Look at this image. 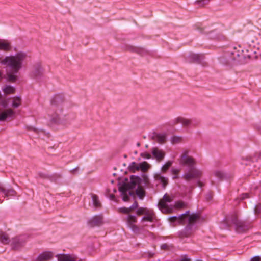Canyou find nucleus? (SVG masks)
Wrapping results in <instances>:
<instances>
[{
    "mask_svg": "<svg viewBox=\"0 0 261 261\" xmlns=\"http://www.w3.org/2000/svg\"><path fill=\"white\" fill-rule=\"evenodd\" d=\"M65 103V96L62 94L56 95L51 98V108L54 112L50 116V122L65 126L71 123L69 115L63 114Z\"/></svg>",
    "mask_w": 261,
    "mask_h": 261,
    "instance_id": "nucleus-1",
    "label": "nucleus"
},
{
    "mask_svg": "<svg viewBox=\"0 0 261 261\" xmlns=\"http://www.w3.org/2000/svg\"><path fill=\"white\" fill-rule=\"evenodd\" d=\"M125 180V182H124L119 187L124 201H127L128 200L129 196L128 193L129 195L133 194V192L129 191V190L134 188L137 185H139L141 187L142 185L147 186L149 184V180L146 176H143L142 178L132 176L129 181L127 179H126Z\"/></svg>",
    "mask_w": 261,
    "mask_h": 261,
    "instance_id": "nucleus-2",
    "label": "nucleus"
},
{
    "mask_svg": "<svg viewBox=\"0 0 261 261\" xmlns=\"http://www.w3.org/2000/svg\"><path fill=\"white\" fill-rule=\"evenodd\" d=\"M29 57L27 52L20 51L14 55L6 57L1 64L9 66L14 73H17L22 67L23 64Z\"/></svg>",
    "mask_w": 261,
    "mask_h": 261,
    "instance_id": "nucleus-3",
    "label": "nucleus"
},
{
    "mask_svg": "<svg viewBox=\"0 0 261 261\" xmlns=\"http://www.w3.org/2000/svg\"><path fill=\"white\" fill-rule=\"evenodd\" d=\"M29 57L27 52L20 51L14 55L6 57L1 64L9 66L14 73H17L22 67L23 64Z\"/></svg>",
    "mask_w": 261,
    "mask_h": 261,
    "instance_id": "nucleus-4",
    "label": "nucleus"
},
{
    "mask_svg": "<svg viewBox=\"0 0 261 261\" xmlns=\"http://www.w3.org/2000/svg\"><path fill=\"white\" fill-rule=\"evenodd\" d=\"M198 218V215L196 214L190 215L189 211H187L179 216L170 217L168 218V220L171 223H177L179 225H184L187 223L194 224Z\"/></svg>",
    "mask_w": 261,
    "mask_h": 261,
    "instance_id": "nucleus-5",
    "label": "nucleus"
},
{
    "mask_svg": "<svg viewBox=\"0 0 261 261\" xmlns=\"http://www.w3.org/2000/svg\"><path fill=\"white\" fill-rule=\"evenodd\" d=\"M173 197L167 194H165L162 199L159 202L158 206L161 212L165 214H169L173 212V207L171 205L169 206L167 203L172 202Z\"/></svg>",
    "mask_w": 261,
    "mask_h": 261,
    "instance_id": "nucleus-6",
    "label": "nucleus"
},
{
    "mask_svg": "<svg viewBox=\"0 0 261 261\" xmlns=\"http://www.w3.org/2000/svg\"><path fill=\"white\" fill-rule=\"evenodd\" d=\"M189 150L184 149L178 160L180 165L192 168L196 165V162L193 157L189 155Z\"/></svg>",
    "mask_w": 261,
    "mask_h": 261,
    "instance_id": "nucleus-7",
    "label": "nucleus"
},
{
    "mask_svg": "<svg viewBox=\"0 0 261 261\" xmlns=\"http://www.w3.org/2000/svg\"><path fill=\"white\" fill-rule=\"evenodd\" d=\"M174 124H181L184 127H189L190 126H196L198 122L195 118H188L179 116L174 119Z\"/></svg>",
    "mask_w": 261,
    "mask_h": 261,
    "instance_id": "nucleus-8",
    "label": "nucleus"
},
{
    "mask_svg": "<svg viewBox=\"0 0 261 261\" xmlns=\"http://www.w3.org/2000/svg\"><path fill=\"white\" fill-rule=\"evenodd\" d=\"M201 172L197 169L192 167L183 176V178L187 181L191 180L193 179L198 178L201 175Z\"/></svg>",
    "mask_w": 261,
    "mask_h": 261,
    "instance_id": "nucleus-9",
    "label": "nucleus"
},
{
    "mask_svg": "<svg viewBox=\"0 0 261 261\" xmlns=\"http://www.w3.org/2000/svg\"><path fill=\"white\" fill-rule=\"evenodd\" d=\"M236 225V230L238 233L246 232L249 229V226L245 222L239 221L237 218L233 220Z\"/></svg>",
    "mask_w": 261,
    "mask_h": 261,
    "instance_id": "nucleus-10",
    "label": "nucleus"
},
{
    "mask_svg": "<svg viewBox=\"0 0 261 261\" xmlns=\"http://www.w3.org/2000/svg\"><path fill=\"white\" fill-rule=\"evenodd\" d=\"M15 112L12 109H0V121H5L9 118H13Z\"/></svg>",
    "mask_w": 261,
    "mask_h": 261,
    "instance_id": "nucleus-11",
    "label": "nucleus"
},
{
    "mask_svg": "<svg viewBox=\"0 0 261 261\" xmlns=\"http://www.w3.org/2000/svg\"><path fill=\"white\" fill-rule=\"evenodd\" d=\"M137 219L135 216L129 215L127 218V224L128 226L134 232L139 231L138 227L135 225Z\"/></svg>",
    "mask_w": 261,
    "mask_h": 261,
    "instance_id": "nucleus-12",
    "label": "nucleus"
},
{
    "mask_svg": "<svg viewBox=\"0 0 261 261\" xmlns=\"http://www.w3.org/2000/svg\"><path fill=\"white\" fill-rule=\"evenodd\" d=\"M26 240V237L24 236L16 237L13 239L12 244L14 247L18 248L24 245Z\"/></svg>",
    "mask_w": 261,
    "mask_h": 261,
    "instance_id": "nucleus-13",
    "label": "nucleus"
},
{
    "mask_svg": "<svg viewBox=\"0 0 261 261\" xmlns=\"http://www.w3.org/2000/svg\"><path fill=\"white\" fill-rule=\"evenodd\" d=\"M56 257L58 261H76L77 259L75 255L69 254H59Z\"/></svg>",
    "mask_w": 261,
    "mask_h": 261,
    "instance_id": "nucleus-14",
    "label": "nucleus"
},
{
    "mask_svg": "<svg viewBox=\"0 0 261 261\" xmlns=\"http://www.w3.org/2000/svg\"><path fill=\"white\" fill-rule=\"evenodd\" d=\"M152 153L154 156V158L158 161V162H161L162 161L165 155V152L156 147L153 148L152 150Z\"/></svg>",
    "mask_w": 261,
    "mask_h": 261,
    "instance_id": "nucleus-15",
    "label": "nucleus"
},
{
    "mask_svg": "<svg viewBox=\"0 0 261 261\" xmlns=\"http://www.w3.org/2000/svg\"><path fill=\"white\" fill-rule=\"evenodd\" d=\"M54 256V253L50 251L44 252L41 253L37 257L38 261H48Z\"/></svg>",
    "mask_w": 261,
    "mask_h": 261,
    "instance_id": "nucleus-16",
    "label": "nucleus"
},
{
    "mask_svg": "<svg viewBox=\"0 0 261 261\" xmlns=\"http://www.w3.org/2000/svg\"><path fill=\"white\" fill-rule=\"evenodd\" d=\"M102 223V216L101 215H96L92 217L89 221L91 226H98Z\"/></svg>",
    "mask_w": 261,
    "mask_h": 261,
    "instance_id": "nucleus-17",
    "label": "nucleus"
},
{
    "mask_svg": "<svg viewBox=\"0 0 261 261\" xmlns=\"http://www.w3.org/2000/svg\"><path fill=\"white\" fill-rule=\"evenodd\" d=\"M187 223L188 225L186 226L185 229L179 233V237L180 238L188 237L192 234L191 228L193 224Z\"/></svg>",
    "mask_w": 261,
    "mask_h": 261,
    "instance_id": "nucleus-18",
    "label": "nucleus"
},
{
    "mask_svg": "<svg viewBox=\"0 0 261 261\" xmlns=\"http://www.w3.org/2000/svg\"><path fill=\"white\" fill-rule=\"evenodd\" d=\"M154 178L156 180L160 181L165 187L168 184V179L167 178L161 175V174L156 173L154 175Z\"/></svg>",
    "mask_w": 261,
    "mask_h": 261,
    "instance_id": "nucleus-19",
    "label": "nucleus"
},
{
    "mask_svg": "<svg viewBox=\"0 0 261 261\" xmlns=\"http://www.w3.org/2000/svg\"><path fill=\"white\" fill-rule=\"evenodd\" d=\"M151 167V165L147 162L144 161L139 164V171L140 170L142 172H146Z\"/></svg>",
    "mask_w": 261,
    "mask_h": 261,
    "instance_id": "nucleus-20",
    "label": "nucleus"
},
{
    "mask_svg": "<svg viewBox=\"0 0 261 261\" xmlns=\"http://www.w3.org/2000/svg\"><path fill=\"white\" fill-rule=\"evenodd\" d=\"M137 186L138 188L136 190V193L140 199H142L145 195V190L141 186Z\"/></svg>",
    "mask_w": 261,
    "mask_h": 261,
    "instance_id": "nucleus-21",
    "label": "nucleus"
},
{
    "mask_svg": "<svg viewBox=\"0 0 261 261\" xmlns=\"http://www.w3.org/2000/svg\"><path fill=\"white\" fill-rule=\"evenodd\" d=\"M155 140L160 144H163L166 140V135L165 134H157L155 136Z\"/></svg>",
    "mask_w": 261,
    "mask_h": 261,
    "instance_id": "nucleus-22",
    "label": "nucleus"
},
{
    "mask_svg": "<svg viewBox=\"0 0 261 261\" xmlns=\"http://www.w3.org/2000/svg\"><path fill=\"white\" fill-rule=\"evenodd\" d=\"M149 214H146L145 216L143 217L142 219V221H149L152 222L153 220V217L154 215V213L152 211H150L148 213Z\"/></svg>",
    "mask_w": 261,
    "mask_h": 261,
    "instance_id": "nucleus-23",
    "label": "nucleus"
},
{
    "mask_svg": "<svg viewBox=\"0 0 261 261\" xmlns=\"http://www.w3.org/2000/svg\"><path fill=\"white\" fill-rule=\"evenodd\" d=\"M3 90L6 94H13L15 92V88L11 86H6Z\"/></svg>",
    "mask_w": 261,
    "mask_h": 261,
    "instance_id": "nucleus-24",
    "label": "nucleus"
},
{
    "mask_svg": "<svg viewBox=\"0 0 261 261\" xmlns=\"http://www.w3.org/2000/svg\"><path fill=\"white\" fill-rule=\"evenodd\" d=\"M92 199L93 205L96 207H99L101 206V203L98 199V197L96 195L93 194L92 195Z\"/></svg>",
    "mask_w": 261,
    "mask_h": 261,
    "instance_id": "nucleus-25",
    "label": "nucleus"
},
{
    "mask_svg": "<svg viewBox=\"0 0 261 261\" xmlns=\"http://www.w3.org/2000/svg\"><path fill=\"white\" fill-rule=\"evenodd\" d=\"M42 68L40 65L37 64L35 66V69L33 71L34 76H37L42 73Z\"/></svg>",
    "mask_w": 261,
    "mask_h": 261,
    "instance_id": "nucleus-26",
    "label": "nucleus"
},
{
    "mask_svg": "<svg viewBox=\"0 0 261 261\" xmlns=\"http://www.w3.org/2000/svg\"><path fill=\"white\" fill-rule=\"evenodd\" d=\"M129 170L133 172L139 171V164L135 162H132L128 166Z\"/></svg>",
    "mask_w": 261,
    "mask_h": 261,
    "instance_id": "nucleus-27",
    "label": "nucleus"
},
{
    "mask_svg": "<svg viewBox=\"0 0 261 261\" xmlns=\"http://www.w3.org/2000/svg\"><path fill=\"white\" fill-rule=\"evenodd\" d=\"M173 162L171 161H168L161 168L162 172L165 173L171 166Z\"/></svg>",
    "mask_w": 261,
    "mask_h": 261,
    "instance_id": "nucleus-28",
    "label": "nucleus"
},
{
    "mask_svg": "<svg viewBox=\"0 0 261 261\" xmlns=\"http://www.w3.org/2000/svg\"><path fill=\"white\" fill-rule=\"evenodd\" d=\"M0 241L4 244H7L10 242L8 236L5 233L0 234Z\"/></svg>",
    "mask_w": 261,
    "mask_h": 261,
    "instance_id": "nucleus-29",
    "label": "nucleus"
},
{
    "mask_svg": "<svg viewBox=\"0 0 261 261\" xmlns=\"http://www.w3.org/2000/svg\"><path fill=\"white\" fill-rule=\"evenodd\" d=\"M186 204L184 202L180 201L176 202L173 205H172L173 210L174 208L181 209L184 208Z\"/></svg>",
    "mask_w": 261,
    "mask_h": 261,
    "instance_id": "nucleus-30",
    "label": "nucleus"
},
{
    "mask_svg": "<svg viewBox=\"0 0 261 261\" xmlns=\"http://www.w3.org/2000/svg\"><path fill=\"white\" fill-rule=\"evenodd\" d=\"M21 105V98L19 97H15L13 99L12 106L17 108Z\"/></svg>",
    "mask_w": 261,
    "mask_h": 261,
    "instance_id": "nucleus-31",
    "label": "nucleus"
},
{
    "mask_svg": "<svg viewBox=\"0 0 261 261\" xmlns=\"http://www.w3.org/2000/svg\"><path fill=\"white\" fill-rule=\"evenodd\" d=\"M182 141V138L181 136H173L171 140L172 144H175L181 142Z\"/></svg>",
    "mask_w": 261,
    "mask_h": 261,
    "instance_id": "nucleus-32",
    "label": "nucleus"
},
{
    "mask_svg": "<svg viewBox=\"0 0 261 261\" xmlns=\"http://www.w3.org/2000/svg\"><path fill=\"white\" fill-rule=\"evenodd\" d=\"M150 211L146 208L140 207L137 211V214L139 216L143 214L146 215V214H149L148 213Z\"/></svg>",
    "mask_w": 261,
    "mask_h": 261,
    "instance_id": "nucleus-33",
    "label": "nucleus"
},
{
    "mask_svg": "<svg viewBox=\"0 0 261 261\" xmlns=\"http://www.w3.org/2000/svg\"><path fill=\"white\" fill-rule=\"evenodd\" d=\"M5 196H14L16 194L15 191L13 189L6 190V192L4 193Z\"/></svg>",
    "mask_w": 261,
    "mask_h": 261,
    "instance_id": "nucleus-34",
    "label": "nucleus"
},
{
    "mask_svg": "<svg viewBox=\"0 0 261 261\" xmlns=\"http://www.w3.org/2000/svg\"><path fill=\"white\" fill-rule=\"evenodd\" d=\"M17 76L13 73H9L7 74V80L9 82H14L17 80Z\"/></svg>",
    "mask_w": 261,
    "mask_h": 261,
    "instance_id": "nucleus-35",
    "label": "nucleus"
},
{
    "mask_svg": "<svg viewBox=\"0 0 261 261\" xmlns=\"http://www.w3.org/2000/svg\"><path fill=\"white\" fill-rule=\"evenodd\" d=\"M193 62H199L202 59V56L198 54H193L191 56Z\"/></svg>",
    "mask_w": 261,
    "mask_h": 261,
    "instance_id": "nucleus-36",
    "label": "nucleus"
},
{
    "mask_svg": "<svg viewBox=\"0 0 261 261\" xmlns=\"http://www.w3.org/2000/svg\"><path fill=\"white\" fill-rule=\"evenodd\" d=\"M180 172V169H172V170H171V172L172 173V174L174 175L173 178V179H176V178H178V174L179 173V172Z\"/></svg>",
    "mask_w": 261,
    "mask_h": 261,
    "instance_id": "nucleus-37",
    "label": "nucleus"
},
{
    "mask_svg": "<svg viewBox=\"0 0 261 261\" xmlns=\"http://www.w3.org/2000/svg\"><path fill=\"white\" fill-rule=\"evenodd\" d=\"M119 211L121 213H123L125 214H128L131 212L130 208L128 207H121L119 209Z\"/></svg>",
    "mask_w": 261,
    "mask_h": 261,
    "instance_id": "nucleus-38",
    "label": "nucleus"
},
{
    "mask_svg": "<svg viewBox=\"0 0 261 261\" xmlns=\"http://www.w3.org/2000/svg\"><path fill=\"white\" fill-rule=\"evenodd\" d=\"M141 156L146 159H150L151 158V155L147 152H143L141 154Z\"/></svg>",
    "mask_w": 261,
    "mask_h": 261,
    "instance_id": "nucleus-39",
    "label": "nucleus"
},
{
    "mask_svg": "<svg viewBox=\"0 0 261 261\" xmlns=\"http://www.w3.org/2000/svg\"><path fill=\"white\" fill-rule=\"evenodd\" d=\"M138 207V203L136 201H135L134 204L129 207L131 212L133 210L136 208Z\"/></svg>",
    "mask_w": 261,
    "mask_h": 261,
    "instance_id": "nucleus-40",
    "label": "nucleus"
},
{
    "mask_svg": "<svg viewBox=\"0 0 261 261\" xmlns=\"http://www.w3.org/2000/svg\"><path fill=\"white\" fill-rule=\"evenodd\" d=\"M215 176H217L218 178H221L223 176L222 173H221L220 171H216L215 173Z\"/></svg>",
    "mask_w": 261,
    "mask_h": 261,
    "instance_id": "nucleus-41",
    "label": "nucleus"
},
{
    "mask_svg": "<svg viewBox=\"0 0 261 261\" xmlns=\"http://www.w3.org/2000/svg\"><path fill=\"white\" fill-rule=\"evenodd\" d=\"M260 257L259 256H255L252 258L251 261H261Z\"/></svg>",
    "mask_w": 261,
    "mask_h": 261,
    "instance_id": "nucleus-42",
    "label": "nucleus"
},
{
    "mask_svg": "<svg viewBox=\"0 0 261 261\" xmlns=\"http://www.w3.org/2000/svg\"><path fill=\"white\" fill-rule=\"evenodd\" d=\"M180 261H190V259L187 256H184L181 258Z\"/></svg>",
    "mask_w": 261,
    "mask_h": 261,
    "instance_id": "nucleus-43",
    "label": "nucleus"
},
{
    "mask_svg": "<svg viewBox=\"0 0 261 261\" xmlns=\"http://www.w3.org/2000/svg\"><path fill=\"white\" fill-rule=\"evenodd\" d=\"M248 197L247 193H244L242 194V199H244L245 198H247Z\"/></svg>",
    "mask_w": 261,
    "mask_h": 261,
    "instance_id": "nucleus-44",
    "label": "nucleus"
},
{
    "mask_svg": "<svg viewBox=\"0 0 261 261\" xmlns=\"http://www.w3.org/2000/svg\"><path fill=\"white\" fill-rule=\"evenodd\" d=\"M259 206H257L256 207H255V212L256 213H259L260 212V210H259Z\"/></svg>",
    "mask_w": 261,
    "mask_h": 261,
    "instance_id": "nucleus-45",
    "label": "nucleus"
},
{
    "mask_svg": "<svg viewBox=\"0 0 261 261\" xmlns=\"http://www.w3.org/2000/svg\"><path fill=\"white\" fill-rule=\"evenodd\" d=\"M0 191L4 194V193L6 192V189L0 186Z\"/></svg>",
    "mask_w": 261,
    "mask_h": 261,
    "instance_id": "nucleus-46",
    "label": "nucleus"
},
{
    "mask_svg": "<svg viewBox=\"0 0 261 261\" xmlns=\"http://www.w3.org/2000/svg\"><path fill=\"white\" fill-rule=\"evenodd\" d=\"M209 1L210 0H200V1H198L197 2L199 3H201L202 2H205V1L208 2H209Z\"/></svg>",
    "mask_w": 261,
    "mask_h": 261,
    "instance_id": "nucleus-47",
    "label": "nucleus"
},
{
    "mask_svg": "<svg viewBox=\"0 0 261 261\" xmlns=\"http://www.w3.org/2000/svg\"><path fill=\"white\" fill-rule=\"evenodd\" d=\"M166 246H167V245L166 244H164L161 246V248L163 249H164V248H166Z\"/></svg>",
    "mask_w": 261,
    "mask_h": 261,
    "instance_id": "nucleus-48",
    "label": "nucleus"
},
{
    "mask_svg": "<svg viewBox=\"0 0 261 261\" xmlns=\"http://www.w3.org/2000/svg\"><path fill=\"white\" fill-rule=\"evenodd\" d=\"M247 159L249 160H252L250 156L247 157Z\"/></svg>",
    "mask_w": 261,
    "mask_h": 261,
    "instance_id": "nucleus-49",
    "label": "nucleus"
},
{
    "mask_svg": "<svg viewBox=\"0 0 261 261\" xmlns=\"http://www.w3.org/2000/svg\"><path fill=\"white\" fill-rule=\"evenodd\" d=\"M137 145L139 146V145H140V144H139V143H138V144H137Z\"/></svg>",
    "mask_w": 261,
    "mask_h": 261,
    "instance_id": "nucleus-50",
    "label": "nucleus"
},
{
    "mask_svg": "<svg viewBox=\"0 0 261 261\" xmlns=\"http://www.w3.org/2000/svg\"><path fill=\"white\" fill-rule=\"evenodd\" d=\"M260 157H261V154H260Z\"/></svg>",
    "mask_w": 261,
    "mask_h": 261,
    "instance_id": "nucleus-51",
    "label": "nucleus"
}]
</instances>
